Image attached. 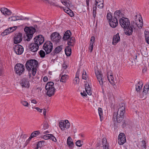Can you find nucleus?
<instances>
[{
  "instance_id": "obj_1",
  "label": "nucleus",
  "mask_w": 149,
  "mask_h": 149,
  "mask_svg": "<svg viewBox=\"0 0 149 149\" xmlns=\"http://www.w3.org/2000/svg\"><path fill=\"white\" fill-rule=\"evenodd\" d=\"M38 65V61L35 59L29 60L27 61L25 67L29 71L31 70V73L33 76H34L36 72V68Z\"/></svg>"
},
{
  "instance_id": "obj_2",
  "label": "nucleus",
  "mask_w": 149,
  "mask_h": 149,
  "mask_svg": "<svg viewBox=\"0 0 149 149\" xmlns=\"http://www.w3.org/2000/svg\"><path fill=\"white\" fill-rule=\"evenodd\" d=\"M143 25V22H141L139 24L134 22H132L130 24V28L127 29L126 32V35L130 36L132 33L133 31L134 32H136L138 28L141 29Z\"/></svg>"
},
{
  "instance_id": "obj_3",
  "label": "nucleus",
  "mask_w": 149,
  "mask_h": 149,
  "mask_svg": "<svg viewBox=\"0 0 149 149\" xmlns=\"http://www.w3.org/2000/svg\"><path fill=\"white\" fill-rule=\"evenodd\" d=\"M37 27V25H35L34 27L32 26L26 27L24 29V31L25 32L27 38L26 40L29 41L33 37V35L36 32V28Z\"/></svg>"
},
{
  "instance_id": "obj_4",
  "label": "nucleus",
  "mask_w": 149,
  "mask_h": 149,
  "mask_svg": "<svg viewBox=\"0 0 149 149\" xmlns=\"http://www.w3.org/2000/svg\"><path fill=\"white\" fill-rule=\"evenodd\" d=\"M119 23L120 25L122 27L126 29L125 30V33L126 35V32L127 29L130 28V21L128 19L124 17L120 18L119 19Z\"/></svg>"
},
{
  "instance_id": "obj_5",
  "label": "nucleus",
  "mask_w": 149,
  "mask_h": 149,
  "mask_svg": "<svg viewBox=\"0 0 149 149\" xmlns=\"http://www.w3.org/2000/svg\"><path fill=\"white\" fill-rule=\"evenodd\" d=\"M14 69L16 73L19 75L23 74L25 70L24 65L20 63H18L15 65Z\"/></svg>"
},
{
  "instance_id": "obj_6",
  "label": "nucleus",
  "mask_w": 149,
  "mask_h": 149,
  "mask_svg": "<svg viewBox=\"0 0 149 149\" xmlns=\"http://www.w3.org/2000/svg\"><path fill=\"white\" fill-rule=\"evenodd\" d=\"M43 47L46 54H48L52 51L53 47L52 44L50 41H47L44 44Z\"/></svg>"
},
{
  "instance_id": "obj_7",
  "label": "nucleus",
  "mask_w": 149,
  "mask_h": 149,
  "mask_svg": "<svg viewBox=\"0 0 149 149\" xmlns=\"http://www.w3.org/2000/svg\"><path fill=\"white\" fill-rule=\"evenodd\" d=\"M19 84L23 88L29 89L30 86V81L26 78H24L21 79Z\"/></svg>"
},
{
  "instance_id": "obj_8",
  "label": "nucleus",
  "mask_w": 149,
  "mask_h": 149,
  "mask_svg": "<svg viewBox=\"0 0 149 149\" xmlns=\"http://www.w3.org/2000/svg\"><path fill=\"white\" fill-rule=\"evenodd\" d=\"M44 40V37L41 35L36 36L34 39V43L39 46L43 43Z\"/></svg>"
},
{
  "instance_id": "obj_9",
  "label": "nucleus",
  "mask_w": 149,
  "mask_h": 149,
  "mask_svg": "<svg viewBox=\"0 0 149 149\" xmlns=\"http://www.w3.org/2000/svg\"><path fill=\"white\" fill-rule=\"evenodd\" d=\"M51 40L56 43L58 42L61 38V36L58 33L56 32H54L50 36Z\"/></svg>"
},
{
  "instance_id": "obj_10",
  "label": "nucleus",
  "mask_w": 149,
  "mask_h": 149,
  "mask_svg": "<svg viewBox=\"0 0 149 149\" xmlns=\"http://www.w3.org/2000/svg\"><path fill=\"white\" fill-rule=\"evenodd\" d=\"M95 73L97 77V80L99 81L100 85L101 86H103V82L105 81H103V76L102 74L100 71H99L98 70L95 71Z\"/></svg>"
},
{
  "instance_id": "obj_11",
  "label": "nucleus",
  "mask_w": 149,
  "mask_h": 149,
  "mask_svg": "<svg viewBox=\"0 0 149 149\" xmlns=\"http://www.w3.org/2000/svg\"><path fill=\"white\" fill-rule=\"evenodd\" d=\"M15 52L17 55H21L24 51L23 47L20 45H15L13 47Z\"/></svg>"
},
{
  "instance_id": "obj_12",
  "label": "nucleus",
  "mask_w": 149,
  "mask_h": 149,
  "mask_svg": "<svg viewBox=\"0 0 149 149\" xmlns=\"http://www.w3.org/2000/svg\"><path fill=\"white\" fill-rule=\"evenodd\" d=\"M118 143L120 145H123L125 142V136L123 133H120L118 137Z\"/></svg>"
},
{
  "instance_id": "obj_13",
  "label": "nucleus",
  "mask_w": 149,
  "mask_h": 149,
  "mask_svg": "<svg viewBox=\"0 0 149 149\" xmlns=\"http://www.w3.org/2000/svg\"><path fill=\"white\" fill-rule=\"evenodd\" d=\"M125 104L124 103H121L120 104V107H119L117 113V114L119 116H123L125 111Z\"/></svg>"
},
{
  "instance_id": "obj_14",
  "label": "nucleus",
  "mask_w": 149,
  "mask_h": 149,
  "mask_svg": "<svg viewBox=\"0 0 149 149\" xmlns=\"http://www.w3.org/2000/svg\"><path fill=\"white\" fill-rule=\"evenodd\" d=\"M123 116H119V115L117 114V112H114L113 119L114 122L116 121L118 123H120L122 121L123 119Z\"/></svg>"
},
{
  "instance_id": "obj_15",
  "label": "nucleus",
  "mask_w": 149,
  "mask_h": 149,
  "mask_svg": "<svg viewBox=\"0 0 149 149\" xmlns=\"http://www.w3.org/2000/svg\"><path fill=\"white\" fill-rule=\"evenodd\" d=\"M110 26L112 28H115L116 27L118 24V22L117 18H112V19L109 21Z\"/></svg>"
},
{
  "instance_id": "obj_16",
  "label": "nucleus",
  "mask_w": 149,
  "mask_h": 149,
  "mask_svg": "<svg viewBox=\"0 0 149 149\" xmlns=\"http://www.w3.org/2000/svg\"><path fill=\"white\" fill-rule=\"evenodd\" d=\"M103 3V0H95L94 5L95 7H97L99 8L102 9L104 6Z\"/></svg>"
},
{
  "instance_id": "obj_17",
  "label": "nucleus",
  "mask_w": 149,
  "mask_h": 149,
  "mask_svg": "<svg viewBox=\"0 0 149 149\" xmlns=\"http://www.w3.org/2000/svg\"><path fill=\"white\" fill-rule=\"evenodd\" d=\"M18 20H23L22 16H12L8 18V21L9 22H13Z\"/></svg>"
},
{
  "instance_id": "obj_18",
  "label": "nucleus",
  "mask_w": 149,
  "mask_h": 149,
  "mask_svg": "<svg viewBox=\"0 0 149 149\" xmlns=\"http://www.w3.org/2000/svg\"><path fill=\"white\" fill-rule=\"evenodd\" d=\"M29 47L30 50L33 52H35L38 50L39 46L34 42L31 43Z\"/></svg>"
},
{
  "instance_id": "obj_19",
  "label": "nucleus",
  "mask_w": 149,
  "mask_h": 149,
  "mask_svg": "<svg viewBox=\"0 0 149 149\" xmlns=\"http://www.w3.org/2000/svg\"><path fill=\"white\" fill-rule=\"evenodd\" d=\"M22 35L21 33H19L14 37V43L17 44L20 43L22 40Z\"/></svg>"
},
{
  "instance_id": "obj_20",
  "label": "nucleus",
  "mask_w": 149,
  "mask_h": 149,
  "mask_svg": "<svg viewBox=\"0 0 149 149\" xmlns=\"http://www.w3.org/2000/svg\"><path fill=\"white\" fill-rule=\"evenodd\" d=\"M46 90H47V95L49 97L53 96L55 92V89L54 88H51Z\"/></svg>"
},
{
  "instance_id": "obj_21",
  "label": "nucleus",
  "mask_w": 149,
  "mask_h": 149,
  "mask_svg": "<svg viewBox=\"0 0 149 149\" xmlns=\"http://www.w3.org/2000/svg\"><path fill=\"white\" fill-rule=\"evenodd\" d=\"M120 40V37L119 33H118L116 35L113 36L112 44L113 45H115Z\"/></svg>"
},
{
  "instance_id": "obj_22",
  "label": "nucleus",
  "mask_w": 149,
  "mask_h": 149,
  "mask_svg": "<svg viewBox=\"0 0 149 149\" xmlns=\"http://www.w3.org/2000/svg\"><path fill=\"white\" fill-rule=\"evenodd\" d=\"M149 90V84H147L144 86L143 92L144 94V97L143 98H145L147 97V94Z\"/></svg>"
},
{
  "instance_id": "obj_23",
  "label": "nucleus",
  "mask_w": 149,
  "mask_h": 149,
  "mask_svg": "<svg viewBox=\"0 0 149 149\" xmlns=\"http://www.w3.org/2000/svg\"><path fill=\"white\" fill-rule=\"evenodd\" d=\"M143 84L141 81H139L136 85V90L137 93H139L142 89Z\"/></svg>"
},
{
  "instance_id": "obj_24",
  "label": "nucleus",
  "mask_w": 149,
  "mask_h": 149,
  "mask_svg": "<svg viewBox=\"0 0 149 149\" xmlns=\"http://www.w3.org/2000/svg\"><path fill=\"white\" fill-rule=\"evenodd\" d=\"M67 144L70 148H73L74 146V143L72 142V139L70 136H69L67 139Z\"/></svg>"
},
{
  "instance_id": "obj_25",
  "label": "nucleus",
  "mask_w": 149,
  "mask_h": 149,
  "mask_svg": "<svg viewBox=\"0 0 149 149\" xmlns=\"http://www.w3.org/2000/svg\"><path fill=\"white\" fill-rule=\"evenodd\" d=\"M17 27L16 26H15L13 27H11L5 30L3 32V33H6L5 35H6L9 34L10 33L13 32L15 30Z\"/></svg>"
},
{
  "instance_id": "obj_26",
  "label": "nucleus",
  "mask_w": 149,
  "mask_h": 149,
  "mask_svg": "<svg viewBox=\"0 0 149 149\" xmlns=\"http://www.w3.org/2000/svg\"><path fill=\"white\" fill-rule=\"evenodd\" d=\"M71 35V33L70 31L68 30L65 33L63 37L64 40H66L70 38Z\"/></svg>"
},
{
  "instance_id": "obj_27",
  "label": "nucleus",
  "mask_w": 149,
  "mask_h": 149,
  "mask_svg": "<svg viewBox=\"0 0 149 149\" xmlns=\"http://www.w3.org/2000/svg\"><path fill=\"white\" fill-rule=\"evenodd\" d=\"M95 38L94 36H92L91 38L90 41V46L89 47V49L90 50V52H91L93 50V43L94 42Z\"/></svg>"
},
{
  "instance_id": "obj_28",
  "label": "nucleus",
  "mask_w": 149,
  "mask_h": 149,
  "mask_svg": "<svg viewBox=\"0 0 149 149\" xmlns=\"http://www.w3.org/2000/svg\"><path fill=\"white\" fill-rule=\"evenodd\" d=\"M102 145L103 149H109L108 145L106 138H104L102 140Z\"/></svg>"
},
{
  "instance_id": "obj_29",
  "label": "nucleus",
  "mask_w": 149,
  "mask_h": 149,
  "mask_svg": "<svg viewBox=\"0 0 149 149\" xmlns=\"http://www.w3.org/2000/svg\"><path fill=\"white\" fill-rule=\"evenodd\" d=\"M65 51L67 56H69L70 55L71 53V49L70 47L68 46L65 49Z\"/></svg>"
},
{
  "instance_id": "obj_30",
  "label": "nucleus",
  "mask_w": 149,
  "mask_h": 149,
  "mask_svg": "<svg viewBox=\"0 0 149 149\" xmlns=\"http://www.w3.org/2000/svg\"><path fill=\"white\" fill-rule=\"evenodd\" d=\"M54 83L53 82L50 81L48 82L46 85L45 87V89L51 88H54Z\"/></svg>"
},
{
  "instance_id": "obj_31",
  "label": "nucleus",
  "mask_w": 149,
  "mask_h": 149,
  "mask_svg": "<svg viewBox=\"0 0 149 149\" xmlns=\"http://www.w3.org/2000/svg\"><path fill=\"white\" fill-rule=\"evenodd\" d=\"M68 77L67 75L64 74L62 75L61 77L60 81L62 82L65 83L66 82V80L68 79Z\"/></svg>"
},
{
  "instance_id": "obj_32",
  "label": "nucleus",
  "mask_w": 149,
  "mask_h": 149,
  "mask_svg": "<svg viewBox=\"0 0 149 149\" xmlns=\"http://www.w3.org/2000/svg\"><path fill=\"white\" fill-rule=\"evenodd\" d=\"M64 130H65V128L67 129L69 128L70 126V123L69 122V121L68 120H64Z\"/></svg>"
},
{
  "instance_id": "obj_33",
  "label": "nucleus",
  "mask_w": 149,
  "mask_h": 149,
  "mask_svg": "<svg viewBox=\"0 0 149 149\" xmlns=\"http://www.w3.org/2000/svg\"><path fill=\"white\" fill-rule=\"evenodd\" d=\"M108 79L110 82L111 84H113L114 83V78L113 77V75L112 74L109 75V74H107Z\"/></svg>"
},
{
  "instance_id": "obj_34",
  "label": "nucleus",
  "mask_w": 149,
  "mask_h": 149,
  "mask_svg": "<svg viewBox=\"0 0 149 149\" xmlns=\"http://www.w3.org/2000/svg\"><path fill=\"white\" fill-rule=\"evenodd\" d=\"M122 14L120 11L117 10L114 13V18H119L120 16H122Z\"/></svg>"
},
{
  "instance_id": "obj_35",
  "label": "nucleus",
  "mask_w": 149,
  "mask_h": 149,
  "mask_svg": "<svg viewBox=\"0 0 149 149\" xmlns=\"http://www.w3.org/2000/svg\"><path fill=\"white\" fill-rule=\"evenodd\" d=\"M68 44L69 45L72 46L74 42V38L72 37L70 39H68Z\"/></svg>"
},
{
  "instance_id": "obj_36",
  "label": "nucleus",
  "mask_w": 149,
  "mask_h": 149,
  "mask_svg": "<svg viewBox=\"0 0 149 149\" xmlns=\"http://www.w3.org/2000/svg\"><path fill=\"white\" fill-rule=\"evenodd\" d=\"M62 45L57 47L54 51V54H57L60 52L62 50Z\"/></svg>"
},
{
  "instance_id": "obj_37",
  "label": "nucleus",
  "mask_w": 149,
  "mask_h": 149,
  "mask_svg": "<svg viewBox=\"0 0 149 149\" xmlns=\"http://www.w3.org/2000/svg\"><path fill=\"white\" fill-rule=\"evenodd\" d=\"M68 9H69V8H72L73 7V5L72 4V3L69 0H67V3L65 6Z\"/></svg>"
},
{
  "instance_id": "obj_38",
  "label": "nucleus",
  "mask_w": 149,
  "mask_h": 149,
  "mask_svg": "<svg viewBox=\"0 0 149 149\" xmlns=\"http://www.w3.org/2000/svg\"><path fill=\"white\" fill-rule=\"evenodd\" d=\"M12 13V12L11 11L7 8L6 11L3 15H5L6 16H10L11 15Z\"/></svg>"
},
{
  "instance_id": "obj_39",
  "label": "nucleus",
  "mask_w": 149,
  "mask_h": 149,
  "mask_svg": "<svg viewBox=\"0 0 149 149\" xmlns=\"http://www.w3.org/2000/svg\"><path fill=\"white\" fill-rule=\"evenodd\" d=\"M64 121L61 120L59 123V127L61 130L63 131H64Z\"/></svg>"
},
{
  "instance_id": "obj_40",
  "label": "nucleus",
  "mask_w": 149,
  "mask_h": 149,
  "mask_svg": "<svg viewBox=\"0 0 149 149\" xmlns=\"http://www.w3.org/2000/svg\"><path fill=\"white\" fill-rule=\"evenodd\" d=\"M20 103L24 106L27 107H28L29 104L27 101L23 100L20 101Z\"/></svg>"
},
{
  "instance_id": "obj_41",
  "label": "nucleus",
  "mask_w": 149,
  "mask_h": 149,
  "mask_svg": "<svg viewBox=\"0 0 149 149\" xmlns=\"http://www.w3.org/2000/svg\"><path fill=\"white\" fill-rule=\"evenodd\" d=\"M40 134V132L39 131H35L33 132L31 135L33 137H36Z\"/></svg>"
},
{
  "instance_id": "obj_42",
  "label": "nucleus",
  "mask_w": 149,
  "mask_h": 149,
  "mask_svg": "<svg viewBox=\"0 0 149 149\" xmlns=\"http://www.w3.org/2000/svg\"><path fill=\"white\" fill-rule=\"evenodd\" d=\"M147 51V48H142L140 50L141 52V54L143 55H146V52Z\"/></svg>"
},
{
  "instance_id": "obj_43",
  "label": "nucleus",
  "mask_w": 149,
  "mask_h": 149,
  "mask_svg": "<svg viewBox=\"0 0 149 149\" xmlns=\"http://www.w3.org/2000/svg\"><path fill=\"white\" fill-rule=\"evenodd\" d=\"M99 114L100 117V120L101 121L102 120V110L101 108H99L98 109Z\"/></svg>"
},
{
  "instance_id": "obj_44",
  "label": "nucleus",
  "mask_w": 149,
  "mask_h": 149,
  "mask_svg": "<svg viewBox=\"0 0 149 149\" xmlns=\"http://www.w3.org/2000/svg\"><path fill=\"white\" fill-rule=\"evenodd\" d=\"M87 78V76L86 72L85 70H84L82 74V78L83 79L86 80Z\"/></svg>"
},
{
  "instance_id": "obj_45",
  "label": "nucleus",
  "mask_w": 149,
  "mask_h": 149,
  "mask_svg": "<svg viewBox=\"0 0 149 149\" xmlns=\"http://www.w3.org/2000/svg\"><path fill=\"white\" fill-rule=\"evenodd\" d=\"M107 19L108 20L109 22L112 19V18H113L112 16L111 13H107Z\"/></svg>"
},
{
  "instance_id": "obj_46",
  "label": "nucleus",
  "mask_w": 149,
  "mask_h": 149,
  "mask_svg": "<svg viewBox=\"0 0 149 149\" xmlns=\"http://www.w3.org/2000/svg\"><path fill=\"white\" fill-rule=\"evenodd\" d=\"M39 54L42 58H43L45 56V53L44 51L42 50H40L39 52Z\"/></svg>"
},
{
  "instance_id": "obj_47",
  "label": "nucleus",
  "mask_w": 149,
  "mask_h": 149,
  "mask_svg": "<svg viewBox=\"0 0 149 149\" xmlns=\"http://www.w3.org/2000/svg\"><path fill=\"white\" fill-rule=\"evenodd\" d=\"M97 8L96 7H95V5H94L93 12V17L94 18H95L96 16V10L97 9Z\"/></svg>"
},
{
  "instance_id": "obj_48",
  "label": "nucleus",
  "mask_w": 149,
  "mask_h": 149,
  "mask_svg": "<svg viewBox=\"0 0 149 149\" xmlns=\"http://www.w3.org/2000/svg\"><path fill=\"white\" fill-rule=\"evenodd\" d=\"M49 127V125L47 121H45L43 123V129L44 130L47 129Z\"/></svg>"
},
{
  "instance_id": "obj_49",
  "label": "nucleus",
  "mask_w": 149,
  "mask_h": 149,
  "mask_svg": "<svg viewBox=\"0 0 149 149\" xmlns=\"http://www.w3.org/2000/svg\"><path fill=\"white\" fill-rule=\"evenodd\" d=\"M44 142L43 141H40L38 142L37 144V147L36 148H38L39 147H41L42 146V143H43Z\"/></svg>"
},
{
  "instance_id": "obj_50",
  "label": "nucleus",
  "mask_w": 149,
  "mask_h": 149,
  "mask_svg": "<svg viewBox=\"0 0 149 149\" xmlns=\"http://www.w3.org/2000/svg\"><path fill=\"white\" fill-rule=\"evenodd\" d=\"M145 35V38L146 40L148 38H149V32L145 31L144 32Z\"/></svg>"
},
{
  "instance_id": "obj_51",
  "label": "nucleus",
  "mask_w": 149,
  "mask_h": 149,
  "mask_svg": "<svg viewBox=\"0 0 149 149\" xmlns=\"http://www.w3.org/2000/svg\"><path fill=\"white\" fill-rule=\"evenodd\" d=\"M74 83L75 84H78L79 82V77H76L74 79Z\"/></svg>"
},
{
  "instance_id": "obj_52",
  "label": "nucleus",
  "mask_w": 149,
  "mask_h": 149,
  "mask_svg": "<svg viewBox=\"0 0 149 149\" xmlns=\"http://www.w3.org/2000/svg\"><path fill=\"white\" fill-rule=\"evenodd\" d=\"M51 134H49L45 135L43 136V139L45 140H48L50 139V137L51 136Z\"/></svg>"
},
{
  "instance_id": "obj_53",
  "label": "nucleus",
  "mask_w": 149,
  "mask_h": 149,
  "mask_svg": "<svg viewBox=\"0 0 149 149\" xmlns=\"http://www.w3.org/2000/svg\"><path fill=\"white\" fill-rule=\"evenodd\" d=\"M76 145L78 147H81L82 146L81 144V141L80 140H78L77 141L76 143Z\"/></svg>"
},
{
  "instance_id": "obj_54",
  "label": "nucleus",
  "mask_w": 149,
  "mask_h": 149,
  "mask_svg": "<svg viewBox=\"0 0 149 149\" xmlns=\"http://www.w3.org/2000/svg\"><path fill=\"white\" fill-rule=\"evenodd\" d=\"M137 95L142 100H144L146 97H145V98H143V97H144V94L143 93V92L142 93V94H140L139 95L138 94H137Z\"/></svg>"
},
{
  "instance_id": "obj_55",
  "label": "nucleus",
  "mask_w": 149,
  "mask_h": 149,
  "mask_svg": "<svg viewBox=\"0 0 149 149\" xmlns=\"http://www.w3.org/2000/svg\"><path fill=\"white\" fill-rule=\"evenodd\" d=\"M6 8H1L0 11L3 15L4 14L6 10Z\"/></svg>"
},
{
  "instance_id": "obj_56",
  "label": "nucleus",
  "mask_w": 149,
  "mask_h": 149,
  "mask_svg": "<svg viewBox=\"0 0 149 149\" xmlns=\"http://www.w3.org/2000/svg\"><path fill=\"white\" fill-rule=\"evenodd\" d=\"M51 136L50 137V139L52 140L54 142L56 141V139L55 137L51 134Z\"/></svg>"
},
{
  "instance_id": "obj_57",
  "label": "nucleus",
  "mask_w": 149,
  "mask_h": 149,
  "mask_svg": "<svg viewBox=\"0 0 149 149\" xmlns=\"http://www.w3.org/2000/svg\"><path fill=\"white\" fill-rule=\"evenodd\" d=\"M141 143H142L141 146L143 147L144 148H145L146 147V143L145 141H143L141 142Z\"/></svg>"
},
{
  "instance_id": "obj_58",
  "label": "nucleus",
  "mask_w": 149,
  "mask_h": 149,
  "mask_svg": "<svg viewBox=\"0 0 149 149\" xmlns=\"http://www.w3.org/2000/svg\"><path fill=\"white\" fill-rule=\"evenodd\" d=\"M34 108L40 113H41L42 111V109H40V108L38 107H35Z\"/></svg>"
},
{
  "instance_id": "obj_59",
  "label": "nucleus",
  "mask_w": 149,
  "mask_h": 149,
  "mask_svg": "<svg viewBox=\"0 0 149 149\" xmlns=\"http://www.w3.org/2000/svg\"><path fill=\"white\" fill-rule=\"evenodd\" d=\"M85 89L86 91H87V90H91V88L89 86V84H88L87 86H86L85 87Z\"/></svg>"
},
{
  "instance_id": "obj_60",
  "label": "nucleus",
  "mask_w": 149,
  "mask_h": 149,
  "mask_svg": "<svg viewBox=\"0 0 149 149\" xmlns=\"http://www.w3.org/2000/svg\"><path fill=\"white\" fill-rule=\"evenodd\" d=\"M134 57L135 58H134V61L135 62H138V61L137 59V56L136 55H135V53H134Z\"/></svg>"
},
{
  "instance_id": "obj_61",
  "label": "nucleus",
  "mask_w": 149,
  "mask_h": 149,
  "mask_svg": "<svg viewBox=\"0 0 149 149\" xmlns=\"http://www.w3.org/2000/svg\"><path fill=\"white\" fill-rule=\"evenodd\" d=\"M86 92H87V94L89 95H91L92 94V91L91 90H87V91H86Z\"/></svg>"
},
{
  "instance_id": "obj_62",
  "label": "nucleus",
  "mask_w": 149,
  "mask_h": 149,
  "mask_svg": "<svg viewBox=\"0 0 149 149\" xmlns=\"http://www.w3.org/2000/svg\"><path fill=\"white\" fill-rule=\"evenodd\" d=\"M3 69L2 67L0 68V76H1L3 74Z\"/></svg>"
},
{
  "instance_id": "obj_63",
  "label": "nucleus",
  "mask_w": 149,
  "mask_h": 149,
  "mask_svg": "<svg viewBox=\"0 0 149 149\" xmlns=\"http://www.w3.org/2000/svg\"><path fill=\"white\" fill-rule=\"evenodd\" d=\"M67 1V0H61V2L65 6Z\"/></svg>"
},
{
  "instance_id": "obj_64",
  "label": "nucleus",
  "mask_w": 149,
  "mask_h": 149,
  "mask_svg": "<svg viewBox=\"0 0 149 149\" xmlns=\"http://www.w3.org/2000/svg\"><path fill=\"white\" fill-rule=\"evenodd\" d=\"M68 14L71 17H72L74 16V13L72 10L69 12Z\"/></svg>"
}]
</instances>
